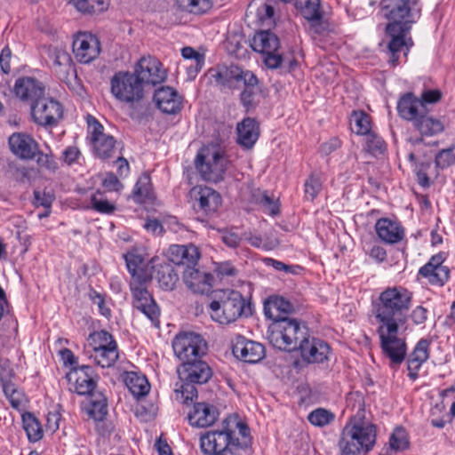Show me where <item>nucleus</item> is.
I'll return each mask as SVG.
<instances>
[{"label": "nucleus", "instance_id": "1", "mask_svg": "<svg viewBox=\"0 0 455 455\" xmlns=\"http://www.w3.org/2000/svg\"><path fill=\"white\" fill-rule=\"evenodd\" d=\"M251 443L248 426L235 416L226 418L220 428L200 436V449L204 455H243Z\"/></svg>", "mask_w": 455, "mask_h": 455}, {"label": "nucleus", "instance_id": "9", "mask_svg": "<svg viewBox=\"0 0 455 455\" xmlns=\"http://www.w3.org/2000/svg\"><path fill=\"white\" fill-rule=\"evenodd\" d=\"M174 355L182 363L203 357L207 354L208 346L202 335L193 331H180L172 340Z\"/></svg>", "mask_w": 455, "mask_h": 455}, {"label": "nucleus", "instance_id": "19", "mask_svg": "<svg viewBox=\"0 0 455 455\" xmlns=\"http://www.w3.org/2000/svg\"><path fill=\"white\" fill-rule=\"evenodd\" d=\"M72 48L76 60L84 64L92 62L100 52V41L91 33H78Z\"/></svg>", "mask_w": 455, "mask_h": 455}, {"label": "nucleus", "instance_id": "49", "mask_svg": "<svg viewBox=\"0 0 455 455\" xmlns=\"http://www.w3.org/2000/svg\"><path fill=\"white\" fill-rule=\"evenodd\" d=\"M295 6L305 19L315 18L320 12V0H295Z\"/></svg>", "mask_w": 455, "mask_h": 455}, {"label": "nucleus", "instance_id": "6", "mask_svg": "<svg viewBox=\"0 0 455 455\" xmlns=\"http://www.w3.org/2000/svg\"><path fill=\"white\" fill-rule=\"evenodd\" d=\"M307 335V328L297 319H278L270 326L268 339L276 348L291 352L298 350Z\"/></svg>", "mask_w": 455, "mask_h": 455}, {"label": "nucleus", "instance_id": "17", "mask_svg": "<svg viewBox=\"0 0 455 455\" xmlns=\"http://www.w3.org/2000/svg\"><path fill=\"white\" fill-rule=\"evenodd\" d=\"M228 161L220 152H214L212 158L205 160L202 155L196 159V167L203 179L211 182H220L223 180Z\"/></svg>", "mask_w": 455, "mask_h": 455}, {"label": "nucleus", "instance_id": "40", "mask_svg": "<svg viewBox=\"0 0 455 455\" xmlns=\"http://www.w3.org/2000/svg\"><path fill=\"white\" fill-rule=\"evenodd\" d=\"M23 427L30 442H37L43 437V429L37 419L28 412L22 415Z\"/></svg>", "mask_w": 455, "mask_h": 455}, {"label": "nucleus", "instance_id": "34", "mask_svg": "<svg viewBox=\"0 0 455 455\" xmlns=\"http://www.w3.org/2000/svg\"><path fill=\"white\" fill-rule=\"evenodd\" d=\"M246 81H243V90L240 94L242 105L246 111L254 109L260 101L261 90L259 87V80L253 72L247 74Z\"/></svg>", "mask_w": 455, "mask_h": 455}, {"label": "nucleus", "instance_id": "31", "mask_svg": "<svg viewBox=\"0 0 455 455\" xmlns=\"http://www.w3.org/2000/svg\"><path fill=\"white\" fill-rule=\"evenodd\" d=\"M294 310L293 305L282 296H270L264 303L266 316L275 323L278 319L289 318L287 315Z\"/></svg>", "mask_w": 455, "mask_h": 455}, {"label": "nucleus", "instance_id": "11", "mask_svg": "<svg viewBox=\"0 0 455 455\" xmlns=\"http://www.w3.org/2000/svg\"><path fill=\"white\" fill-rule=\"evenodd\" d=\"M31 116L34 122L42 126L56 124L62 117L63 109L61 104L44 95L32 103Z\"/></svg>", "mask_w": 455, "mask_h": 455}, {"label": "nucleus", "instance_id": "7", "mask_svg": "<svg viewBox=\"0 0 455 455\" xmlns=\"http://www.w3.org/2000/svg\"><path fill=\"white\" fill-rule=\"evenodd\" d=\"M380 13L389 23L411 26L420 13L419 0H381Z\"/></svg>", "mask_w": 455, "mask_h": 455}, {"label": "nucleus", "instance_id": "4", "mask_svg": "<svg viewBox=\"0 0 455 455\" xmlns=\"http://www.w3.org/2000/svg\"><path fill=\"white\" fill-rule=\"evenodd\" d=\"M374 425L363 422H350L345 426L339 441L340 455H359L369 452L375 444Z\"/></svg>", "mask_w": 455, "mask_h": 455}, {"label": "nucleus", "instance_id": "43", "mask_svg": "<svg viewBox=\"0 0 455 455\" xmlns=\"http://www.w3.org/2000/svg\"><path fill=\"white\" fill-rule=\"evenodd\" d=\"M256 17L262 28H271L275 24V9L267 3H262L257 7Z\"/></svg>", "mask_w": 455, "mask_h": 455}, {"label": "nucleus", "instance_id": "58", "mask_svg": "<svg viewBox=\"0 0 455 455\" xmlns=\"http://www.w3.org/2000/svg\"><path fill=\"white\" fill-rule=\"evenodd\" d=\"M389 444L390 448L395 451L407 449L409 442L405 432L402 429H396L390 436Z\"/></svg>", "mask_w": 455, "mask_h": 455}, {"label": "nucleus", "instance_id": "42", "mask_svg": "<svg viewBox=\"0 0 455 455\" xmlns=\"http://www.w3.org/2000/svg\"><path fill=\"white\" fill-rule=\"evenodd\" d=\"M181 55L186 60L195 61V65L188 68V72L190 76H196L204 64V54L199 53L190 46H186L181 49Z\"/></svg>", "mask_w": 455, "mask_h": 455}, {"label": "nucleus", "instance_id": "14", "mask_svg": "<svg viewBox=\"0 0 455 455\" xmlns=\"http://www.w3.org/2000/svg\"><path fill=\"white\" fill-rule=\"evenodd\" d=\"M88 121L91 132V142L97 157L101 160L112 158L116 151V140L113 136L104 133V127L94 117Z\"/></svg>", "mask_w": 455, "mask_h": 455}, {"label": "nucleus", "instance_id": "28", "mask_svg": "<svg viewBox=\"0 0 455 455\" xmlns=\"http://www.w3.org/2000/svg\"><path fill=\"white\" fill-rule=\"evenodd\" d=\"M183 280L193 292L204 294L211 290L213 276L192 266L183 271Z\"/></svg>", "mask_w": 455, "mask_h": 455}, {"label": "nucleus", "instance_id": "53", "mask_svg": "<svg viewBox=\"0 0 455 455\" xmlns=\"http://www.w3.org/2000/svg\"><path fill=\"white\" fill-rule=\"evenodd\" d=\"M304 187L306 199L313 201L322 190L320 176L316 173H312L306 180Z\"/></svg>", "mask_w": 455, "mask_h": 455}, {"label": "nucleus", "instance_id": "38", "mask_svg": "<svg viewBox=\"0 0 455 455\" xmlns=\"http://www.w3.org/2000/svg\"><path fill=\"white\" fill-rule=\"evenodd\" d=\"M125 384L131 393L137 398L146 395L150 389V385L146 377L134 372L127 375Z\"/></svg>", "mask_w": 455, "mask_h": 455}, {"label": "nucleus", "instance_id": "12", "mask_svg": "<svg viewBox=\"0 0 455 455\" xmlns=\"http://www.w3.org/2000/svg\"><path fill=\"white\" fill-rule=\"evenodd\" d=\"M94 371L90 365H82L73 367L67 373L66 379L68 382V389L80 395H96V381L94 379Z\"/></svg>", "mask_w": 455, "mask_h": 455}, {"label": "nucleus", "instance_id": "13", "mask_svg": "<svg viewBox=\"0 0 455 455\" xmlns=\"http://www.w3.org/2000/svg\"><path fill=\"white\" fill-rule=\"evenodd\" d=\"M378 332L381 349L384 355L389 358L390 365L392 367L400 365L405 359L407 346L404 339L397 337L398 330L390 331L387 329V332H385L384 326H379Z\"/></svg>", "mask_w": 455, "mask_h": 455}, {"label": "nucleus", "instance_id": "50", "mask_svg": "<svg viewBox=\"0 0 455 455\" xmlns=\"http://www.w3.org/2000/svg\"><path fill=\"white\" fill-rule=\"evenodd\" d=\"M92 208L103 214H112L116 211V205L102 197L100 190L91 197Z\"/></svg>", "mask_w": 455, "mask_h": 455}, {"label": "nucleus", "instance_id": "26", "mask_svg": "<svg viewBox=\"0 0 455 455\" xmlns=\"http://www.w3.org/2000/svg\"><path fill=\"white\" fill-rule=\"evenodd\" d=\"M154 101L163 113L174 115L181 110L183 99L172 87L162 86L156 90Z\"/></svg>", "mask_w": 455, "mask_h": 455}, {"label": "nucleus", "instance_id": "46", "mask_svg": "<svg viewBox=\"0 0 455 455\" xmlns=\"http://www.w3.org/2000/svg\"><path fill=\"white\" fill-rule=\"evenodd\" d=\"M352 122V131L356 134L367 135L371 132L370 116L366 113L363 111H355L353 113Z\"/></svg>", "mask_w": 455, "mask_h": 455}, {"label": "nucleus", "instance_id": "48", "mask_svg": "<svg viewBox=\"0 0 455 455\" xmlns=\"http://www.w3.org/2000/svg\"><path fill=\"white\" fill-rule=\"evenodd\" d=\"M150 196V177L148 174H142L134 188L133 199L136 202H143Z\"/></svg>", "mask_w": 455, "mask_h": 455}, {"label": "nucleus", "instance_id": "24", "mask_svg": "<svg viewBox=\"0 0 455 455\" xmlns=\"http://www.w3.org/2000/svg\"><path fill=\"white\" fill-rule=\"evenodd\" d=\"M14 93L20 100L28 102L31 106L44 95V86L34 77L23 76L15 81Z\"/></svg>", "mask_w": 455, "mask_h": 455}, {"label": "nucleus", "instance_id": "51", "mask_svg": "<svg viewBox=\"0 0 455 455\" xmlns=\"http://www.w3.org/2000/svg\"><path fill=\"white\" fill-rule=\"evenodd\" d=\"M179 4L186 11L200 14L212 7L211 0H178Z\"/></svg>", "mask_w": 455, "mask_h": 455}, {"label": "nucleus", "instance_id": "37", "mask_svg": "<svg viewBox=\"0 0 455 455\" xmlns=\"http://www.w3.org/2000/svg\"><path fill=\"white\" fill-rule=\"evenodd\" d=\"M69 3L84 14H100L107 11L110 0H70Z\"/></svg>", "mask_w": 455, "mask_h": 455}, {"label": "nucleus", "instance_id": "61", "mask_svg": "<svg viewBox=\"0 0 455 455\" xmlns=\"http://www.w3.org/2000/svg\"><path fill=\"white\" fill-rule=\"evenodd\" d=\"M257 201L271 215L274 216L279 213L278 204L267 192H262Z\"/></svg>", "mask_w": 455, "mask_h": 455}, {"label": "nucleus", "instance_id": "23", "mask_svg": "<svg viewBox=\"0 0 455 455\" xmlns=\"http://www.w3.org/2000/svg\"><path fill=\"white\" fill-rule=\"evenodd\" d=\"M190 196L195 201L194 208L205 214L215 212L221 204L220 194L208 187H194L190 190Z\"/></svg>", "mask_w": 455, "mask_h": 455}, {"label": "nucleus", "instance_id": "27", "mask_svg": "<svg viewBox=\"0 0 455 455\" xmlns=\"http://www.w3.org/2000/svg\"><path fill=\"white\" fill-rule=\"evenodd\" d=\"M219 417L218 409L207 403H196L193 411L188 415L191 426L197 427H207L212 426Z\"/></svg>", "mask_w": 455, "mask_h": 455}, {"label": "nucleus", "instance_id": "29", "mask_svg": "<svg viewBox=\"0 0 455 455\" xmlns=\"http://www.w3.org/2000/svg\"><path fill=\"white\" fill-rule=\"evenodd\" d=\"M169 260L177 266L186 265L187 267L196 266L200 259V252L194 244H172L168 250Z\"/></svg>", "mask_w": 455, "mask_h": 455}, {"label": "nucleus", "instance_id": "41", "mask_svg": "<svg viewBox=\"0 0 455 455\" xmlns=\"http://www.w3.org/2000/svg\"><path fill=\"white\" fill-rule=\"evenodd\" d=\"M134 307L147 315L154 325L159 326L160 310L152 296L150 300L147 298L145 300L134 301Z\"/></svg>", "mask_w": 455, "mask_h": 455}, {"label": "nucleus", "instance_id": "21", "mask_svg": "<svg viewBox=\"0 0 455 455\" xmlns=\"http://www.w3.org/2000/svg\"><path fill=\"white\" fill-rule=\"evenodd\" d=\"M444 256L443 253H437L432 256L429 261L421 267L419 274L434 285L443 286L450 278L451 270L443 263Z\"/></svg>", "mask_w": 455, "mask_h": 455}, {"label": "nucleus", "instance_id": "5", "mask_svg": "<svg viewBox=\"0 0 455 455\" xmlns=\"http://www.w3.org/2000/svg\"><path fill=\"white\" fill-rule=\"evenodd\" d=\"M177 373L181 382L180 392L184 403L193 402L197 397V389L195 385L207 383L212 377V370L202 357L182 362L177 368Z\"/></svg>", "mask_w": 455, "mask_h": 455}, {"label": "nucleus", "instance_id": "32", "mask_svg": "<svg viewBox=\"0 0 455 455\" xmlns=\"http://www.w3.org/2000/svg\"><path fill=\"white\" fill-rule=\"evenodd\" d=\"M378 236L384 243L394 244L402 241L404 237V229L394 220L383 218L379 219L375 225Z\"/></svg>", "mask_w": 455, "mask_h": 455}, {"label": "nucleus", "instance_id": "35", "mask_svg": "<svg viewBox=\"0 0 455 455\" xmlns=\"http://www.w3.org/2000/svg\"><path fill=\"white\" fill-rule=\"evenodd\" d=\"M155 278L164 291L174 290L180 280L178 271L170 262H164L156 267Z\"/></svg>", "mask_w": 455, "mask_h": 455}, {"label": "nucleus", "instance_id": "20", "mask_svg": "<svg viewBox=\"0 0 455 455\" xmlns=\"http://www.w3.org/2000/svg\"><path fill=\"white\" fill-rule=\"evenodd\" d=\"M234 355L248 363H256L260 362L266 355L265 347L253 340L246 339L239 336L232 347Z\"/></svg>", "mask_w": 455, "mask_h": 455}, {"label": "nucleus", "instance_id": "62", "mask_svg": "<svg viewBox=\"0 0 455 455\" xmlns=\"http://www.w3.org/2000/svg\"><path fill=\"white\" fill-rule=\"evenodd\" d=\"M12 58V50L8 45L4 46L0 53V68L4 74H10L12 68H11V60Z\"/></svg>", "mask_w": 455, "mask_h": 455}, {"label": "nucleus", "instance_id": "64", "mask_svg": "<svg viewBox=\"0 0 455 455\" xmlns=\"http://www.w3.org/2000/svg\"><path fill=\"white\" fill-rule=\"evenodd\" d=\"M102 185L109 191H118L123 188L118 178L113 172L106 173V176L102 180Z\"/></svg>", "mask_w": 455, "mask_h": 455}, {"label": "nucleus", "instance_id": "10", "mask_svg": "<svg viewBox=\"0 0 455 455\" xmlns=\"http://www.w3.org/2000/svg\"><path fill=\"white\" fill-rule=\"evenodd\" d=\"M144 87L134 73L120 71L111 78V92L119 100L135 102L143 98Z\"/></svg>", "mask_w": 455, "mask_h": 455}, {"label": "nucleus", "instance_id": "8", "mask_svg": "<svg viewBox=\"0 0 455 455\" xmlns=\"http://www.w3.org/2000/svg\"><path fill=\"white\" fill-rule=\"evenodd\" d=\"M253 51L265 55L264 62L269 68H278L285 59L278 53L280 40L278 36L270 31V28H262L256 32L251 40Z\"/></svg>", "mask_w": 455, "mask_h": 455}, {"label": "nucleus", "instance_id": "59", "mask_svg": "<svg viewBox=\"0 0 455 455\" xmlns=\"http://www.w3.org/2000/svg\"><path fill=\"white\" fill-rule=\"evenodd\" d=\"M49 58L52 60L54 66H69L71 63L70 55L63 49L53 48L49 50Z\"/></svg>", "mask_w": 455, "mask_h": 455}, {"label": "nucleus", "instance_id": "55", "mask_svg": "<svg viewBox=\"0 0 455 455\" xmlns=\"http://www.w3.org/2000/svg\"><path fill=\"white\" fill-rule=\"evenodd\" d=\"M366 149L374 156L382 154L386 149V143L381 137L371 132L366 135Z\"/></svg>", "mask_w": 455, "mask_h": 455}, {"label": "nucleus", "instance_id": "16", "mask_svg": "<svg viewBox=\"0 0 455 455\" xmlns=\"http://www.w3.org/2000/svg\"><path fill=\"white\" fill-rule=\"evenodd\" d=\"M411 29V26L397 25L396 23H388L386 27V33L391 39L387 44V52L389 53V63L395 67L399 62V52H403L404 57L409 52V45L405 36Z\"/></svg>", "mask_w": 455, "mask_h": 455}, {"label": "nucleus", "instance_id": "33", "mask_svg": "<svg viewBox=\"0 0 455 455\" xmlns=\"http://www.w3.org/2000/svg\"><path fill=\"white\" fill-rule=\"evenodd\" d=\"M237 143L244 148H251L259 136L258 122L251 117H246L237 124Z\"/></svg>", "mask_w": 455, "mask_h": 455}, {"label": "nucleus", "instance_id": "22", "mask_svg": "<svg viewBox=\"0 0 455 455\" xmlns=\"http://www.w3.org/2000/svg\"><path fill=\"white\" fill-rule=\"evenodd\" d=\"M298 350H299L304 361L308 363H319L328 360L331 347L327 342L320 339L311 338L307 335V337L302 340V344Z\"/></svg>", "mask_w": 455, "mask_h": 455}, {"label": "nucleus", "instance_id": "56", "mask_svg": "<svg viewBox=\"0 0 455 455\" xmlns=\"http://www.w3.org/2000/svg\"><path fill=\"white\" fill-rule=\"evenodd\" d=\"M429 345L430 341L426 339H421L414 347L410 358L413 359L418 363H423L429 357Z\"/></svg>", "mask_w": 455, "mask_h": 455}, {"label": "nucleus", "instance_id": "15", "mask_svg": "<svg viewBox=\"0 0 455 455\" xmlns=\"http://www.w3.org/2000/svg\"><path fill=\"white\" fill-rule=\"evenodd\" d=\"M141 84L156 85L164 81L166 72L162 68V63L155 57H141L136 63L134 72Z\"/></svg>", "mask_w": 455, "mask_h": 455}, {"label": "nucleus", "instance_id": "3", "mask_svg": "<svg viewBox=\"0 0 455 455\" xmlns=\"http://www.w3.org/2000/svg\"><path fill=\"white\" fill-rule=\"evenodd\" d=\"M210 314L215 322L228 324L242 315H249L251 310L240 291L232 289L217 290L209 305Z\"/></svg>", "mask_w": 455, "mask_h": 455}, {"label": "nucleus", "instance_id": "36", "mask_svg": "<svg viewBox=\"0 0 455 455\" xmlns=\"http://www.w3.org/2000/svg\"><path fill=\"white\" fill-rule=\"evenodd\" d=\"M413 125L422 136H435L444 130L443 123L427 115V111L414 121Z\"/></svg>", "mask_w": 455, "mask_h": 455}, {"label": "nucleus", "instance_id": "39", "mask_svg": "<svg viewBox=\"0 0 455 455\" xmlns=\"http://www.w3.org/2000/svg\"><path fill=\"white\" fill-rule=\"evenodd\" d=\"M94 351V360L98 365L102 368H108L114 365L118 359V352L116 344H112L111 347H98Z\"/></svg>", "mask_w": 455, "mask_h": 455}, {"label": "nucleus", "instance_id": "30", "mask_svg": "<svg viewBox=\"0 0 455 455\" xmlns=\"http://www.w3.org/2000/svg\"><path fill=\"white\" fill-rule=\"evenodd\" d=\"M397 111L402 118L414 123L427 111V108L412 92H407L399 100Z\"/></svg>", "mask_w": 455, "mask_h": 455}, {"label": "nucleus", "instance_id": "25", "mask_svg": "<svg viewBox=\"0 0 455 455\" xmlns=\"http://www.w3.org/2000/svg\"><path fill=\"white\" fill-rule=\"evenodd\" d=\"M8 143L12 153L20 159L30 160L37 154V142L27 133H12Z\"/></svg>", "mask_w": 455, "mask_h": 455}, {"label": "nucleus", "instance_id": "60", "mask_svg": "<svg viewBox=\"0 0 455 455\" xmlns=\"http://www.w3.org/2000/svg\"><path fill=\"white\" fill-rule=\"evenodd\" d=\"M36 163L41 168H44L51 172H55L58 169V163L52 154H44L37 149Z\"/></svg>", "mask_w": 455, "mask_h": 455}, {"label": "nucleus", "instance_id": "52", "mask_svg": "<svg viewBox=\"0 0 455 455\" xmlns=\"http://www.w3.org/2000/svg\"><path fill=\"white\" fill-rule=\"evenodd\" d=\"M88 341L93 350L98 349V347L100 346L101 347H111L112 344H116V341L113 339L112 335L106 331H100L90 334Z\"/></svg>", "mask_w": 455, "mask_h": 455}, {"label": "nucleus", "instance_id": "44", "mask_svg": "<svg viewBox=\"0 0 455 455\" xmlns=\"http://www.w3.org/2000/svg\"><path fill=\"white\" fill-rule=\"evenodd\" d=\"M89 415L95 420H103L108 414L107 400L100 393L96 394L91 400Z\"/></svg>", "mask_w": 455, "mask_h": 455}, {"label": "nucleus", "instance_id": "18", "mask_svg": "<svg viewBox=\"0 0 455 455\" xmlns=\"http://www.w3.org/2000/svg\"><path fill=\"white\" fill-rule=\"evenodd\" d=\"M251 73L235 65L220 66L212 73V77L221 91L233 90L240 88Z\"/></svg>", "mask_w": 455, "mask_h": 455}, {"label": "nucleus", "instance_id": "2", "mask_svg": "<svg viewBox=\"0 0 455 455\" xmlns=\"http://www.w3.org/2000/svg\"><path fill=\"white\" fill-rule=\"evenodd\" d=\"M376 317L382 326L395 331L399 324L406 322V313L411 307V293L402 287L387 288L379 295Z\"/></svg>", "mask_w": 455, "mask_h": 455}, {"label": "nucleus", "instance_id": "54", "mask_svg": "<svg viewBox=\"0 0 455 455\" xmlns=\"http://www.w3.org/2000/svg\"><path fill=\"white\" fill-rule=\"evenodd\" d=\"M437 168L445 169L455 164V146L439 151L435 158Z\"/></svg>", "mask_w": 455, "mask_h": 455}, {"label": "nucleus", "instance_id": "47", "mask_svg": "<svg viewBox=\"0 0 455 455\" xmlns=\"http://www.w3.org/2000/svg\"><path fill=\"white\" fill-rule=\"evenodd\" d=\"M4 393L10 404L14 409L20 410L23 406L24 395L15 387L12 382H5L3 385Z\"/></svg>", "mask_w": 455, "mask_h": 455}, {"label": "nucleus", "instance_id": "57", "mask_svg": "<svg viewBox=\"0 0 455 455\" xmlns=\"http://www.w3.org/2000/svg\"><path fill=\"white\" fill-rule=\"evenodd\" d=\"M309 23L308 30L312 35H324L330 31V24L323 20L322 13H317L315 18L307 19Z\"/></svg>", "mask_w": 455, "mask_h": 455}, {"label": "nucleus", "instance_id": "45", "mask_svg": "<svg viewBox=\"0 0 455 455\" xmlns=\"http://www.w3.org/2000/svg\"><path fill=\"white\" fill-rule=\"evenodd\" d=\"M335 419V415L323 408H317L311 411L308 416V421L316 427H323L331 423Z\"/></svg>", "mask_w": 455, "mask_h": 455}, {"label": "nucleus", "instance_id": "63", "mask_svg": "<svg viewBox=\"0 0 455 455\" xmlns=\"http://www.w3.org/2000/svg\"><path fill=\"white\" fill-rule=\"evenodd\" d=\"M442 92L440 90H426L422 92L421 98L419 99L422 102L423 106H426L427 103L434 104L441 100Z\"/></svg>", "mask_w": 455, "mask_h": 455}]
</instances>
